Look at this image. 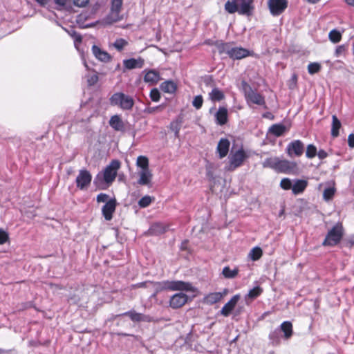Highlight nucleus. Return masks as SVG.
Segmentation results:
<instances>
[{
    "label": "nucleus",
    "instance_id": "1",
    "mask_svg": "<svg viewBox=\"0 0 354 354\" xmlns=\"http://www.w3.org/2000/svg\"><path fill=\"white\" fill-rule=\"evenodd\" d=\"M150 290L153 292L151 297H154L158 293L164 290H180L194 292L196 289L189 282L167 280L158 282L151 281Z\"/></svg>",
    "mask_w": 354,
    "mask_h": 354
},
{
    "label": "nucleus",
    "instance_id": "2",
    "mask_svg": "<svg viewBox=\"0 0 354 354\" xmlns=\"http://www.w3.org/2000/svg\"><path fill=\"white\" fill-rule=\"evenodd\" d=\"M254 0H229L225 4V10L230 14L250 16L254 10Z\"/></svg>",
    "mask_w": 354,
    "mask_h": 354
},
{
    "label": "nucleus",
    "instance_id": "3",
    "mask_svg": "<svg viewBox=\"0 0 354 354\" xmlns=\"http://www.w3.org/2000/svg\"><path fill=\"white\" fill-rule=\"evenodd\" d=\"M120 166L121 163L118 160H112L102 171L97 174L95 178V183H104L107 185H111L117 176Z\"/></svg>",
    "mask_w": 354,
    "mask_h": 354
},
{
    "label": "nucleus",
    "instance_id": "4",
    "mask_svg": "<svg viewBox=\"0 0 354 354\" xmlns=\"http://www.w3.org/2000/svg\"><path fill=\"white\" fill-rule=\"evenodd\" d=\"M249 158V154L241 147L237 150L232 149L228 156V165L225 166V170L233 171L241 167L244 162Z\"/></svg>",
    "mask_w": 354,
    "mask_h": 354
},
{
    "label": "nucleus",
    "instance_id": "5",
    "mask_svg": "<svg viewBox=\"0 0 354 354\" xmlns=\"http://www.w3.org/2000/svg\"><path fill=\"white\" fill-rule=\"evenodd\" d=\"M109 100L111 105L118 106L123 110H131L134 105L133 99L121 92L112 95Z\"/></svg>",
    "mask_w": 354,
    "mask_h": 354
},
{
    "label": "nucleus",
    "instance_id": "6",
    "mask_svg": "<svg viewBox=\"0 0 354 354\" xmlns=\"http://www.w3.org/2000/svg\"><path fill=\"white\" fill-rule=\"evenodd\" d=\"M344 230L342 225L337 224L327 233L322 245L324 246H335L342 239Z\"/></svg>",
    "mask_w": 354,
    "mask_h": 354
},
{
    "label": "nucleus",
    "instance_id": "7",
    "mask_svg": "<svg viewBox=\"0 0 354 354\" xmlns=\"http://www.w3.org/2000/svg\"><path fill=\"white\" fill-rule=\"evenodd\" d=\"M244 94L248 103H252L260 106L265 105L266 104L264 97L253 90L247 84H244Z\"/></svg>",
    "mask_w": 354,
    "mask_h": 354
},
{
    "label": "nucleus",
    "instance_id": "8",
    "mask_svg": "<svg viewBox=\"0 0 354 354\" xmlns=\"http://www.w3.org/2000/svg\"><path fill=\"white\" fill-rule=\"evenodd\" d=\"M286 151L290 158L300 157L304 151V144L300 140H295L287 145Z\"/></svg>",
    "mask_w": 354,
    "mask_h": 354
},
{
    "label": "nucleus",
    "instance_id": "9",
    "mask_svg": "<svg viewBox=\"0 0 354 354\" xmlns=\"http://www.w3.org/2000/svg\"><path fill=\"white\" fill-rule=\"evenodd\" d=\"M297 170L296 162L279 158L277 167V173H282L286 174H295Z\"/></svg>",
    "mask_w": 354,
    "mask_h": 354
},
{
    "label": "nucleus",
    "instance_id": "10",
    "mask_svg": "<svg viewBox=\"0 0 354 354\" xmlns=\"http://www.w3.org/2000/svg\"><path fill=\"white\" fill-rule=\"evenodd\" d=\"M92 180V175L86 169H81L76 177L77 187L81 190H84L88 188Z\"/></svg>",
    "mask_w": 354,
    "mask_h": 354
},
{
    "label": "nucleus",
    "instance_id": "11",
    "mask_svg": "<svg viewBox=\"0 0 354 354\" xmlns=\"http://www.w3.org/2000/svg\"><path fill=\"white\" fill-rule=\"evenodd\" d=\"M268 7L273 16L281 15L288 7V0H268Z\"/></svg>",
    "mask_w": 354,
    "mask_h": 354
},
{
    "label": "nucleus",
    "instance_id": "12",
    "mask_svg": "<svg viewBox=\"0 0 354 354\" xmlns=\"http://www.w3.org/2000/svg\"><path fill=\"white\" fill-rule=\"evenodd\" d=\"M117 201L115 198H110L102 207V214L106 221H111L115 211Z\"/></svg>",
    "mask_w": 354,
    "mask_h": 354
},
{
    "label": "nucleus",
    "instance_id": "13",
    "mask_svg": "<svg viewBox=\"0 0 354 354\" xmlns=\"http://www.w3.org/2000/svg\"><path fill=\"white\" fill-rule=\"evenodd\" d=\"M118 316H128L131 321L136 322H151L153 321L151 316L136 313L135 310L127 311L119 315Z\"/></svg>",
    "mask_w": 354,
    "mask_h": 354
},
{
    "label": "nucleus",
    "instance_id": "14",
    "mask_svg": "<svg viewBox=\"0 0 354 354\" xmlns=\"http://www.w3.org/2000/svg\"><path fill=\"white\" fill-rule=\"evenodd\" d=\"M187 295L184 293L174 294L169 299V306L174 309L179 308L187 303Z\"/></svg>",
    "mask_w": 354,
    "mask_h": 354
},
{
    "label": "nucleus",
    "instance_id": "15",
    "mask_svg": "<svg viewBox=\"0 0 354 354\" xmlns=\"http://www.w3.org/2000/svg\"><path fill=\"white\" fill-rule=\"evenodd\" d=\"M122 6V0H112L111 13L109 16V19L112 22H116L120 20L121 18L120 17L119 15L121 11Z\"/></svg>",
    "mask_w": 354,
    "mask_h": 354
},
{
    "label": "nucleus",
    "instance_id": "16",
    "mask_svg": "<svg viewBox=\"0 0 354 354\" xmlns=\"http://www.w3.org/2000/svg\"><path fill=\"white\" fill-rule=\"evenodd\" d=\"M250 51L242 47H230L228 56L233 59H241L248 57Z\"/></svg>",
    "mask_w": 354,
    "mask_h": 354
},
{
    "label": "nucleus",
    "instance_id": "17",
    "mask_svg": "<svg viewBox=\"0 0 354 354\" xmlns=\"http://www.w3.org/2000/svg\"><path fill=\"white\" fill-rule=\"evenodd\" d=\"M169 229V225L162 223H153L147 231V234L151 236H158L166 232Z\"/></svg>",
    "mask_w": 354,
    "mask_h": 354
},
{
    "label": "nucleus",
    "instance_id": "18",
    "mask_svg": "<svg viewBox=\"0 0 354 354\" xmlns=\"http://www.w3.org/2000/svg\"><path fill=\"white\" fill-rule=\"evenodd\" d=\"M144 64L145 60L140 57L137 59L130 58L123 61L124 68L129 70L142 68L144 66Z\"/></svg>",
    "mask_w": 354,
    "mask_h": 354
},
{
    "label": "nucleus",
    "instance_id": "19",
    "mask_svg": "<svg viewBox=\"0 0 354 354\" xmlns=\"http://www.w3.org/2000/svg\"><path fill=\"white\" fill-rule=\"evenodd\" d=\"M239 299L240 296L239 295L233 296L221 308V314L225 317H227L236 306Z\"/></svg>",
    "mask_w": 354,
    "mask_h": 354
},
{
    "label": "nucleus",
    "instance_id": "20",
    "mask_svg": "<svg viewBox=\"0 0 354 354\" xmlns=\"http://www.w3.org/2000/svg\"><path fill=\"white\" fill-rule=\"evenodd\" d=\"M230 146V142L227 138H221L216 147V151L218 153L219 158L222 159L225 157L228 152Z\"/></svg>",
    "mask_w": 354,
    "mask_h": 354
},
{
    "label": "nucleus",
    "instance_id": "21",
    "mask_svg": "<svg viewBox=\"0 0 354 354\" xmlns=\"http://www.w3.org/2000/svg\"><path fill=\"white\" fill-rule=\"evenodd\" d=\"M145 72L144 81L151 85L157 84L160 80V73L156 70H145Z\"/></svg>",
    "mask_w": 354,
    "mask_h": 354
},
{
    "label": "nucleus",
    "instance_id": "22",
    "mask_svg": "<svg viewBox=\"0 0 354 354\" xmlns=\"http://www.w3.org/2000/svg\"><path fill=\"white\" fill-rule=\"evenodd\" d=\"M216 122L218 125H224L228 120L227 109L225 107L220 106L215 113Z\"/></svg>",
    "mask_w": 354,
    "mask_h": 354
},
{
    "label": "nucleus",
    "instance_id": "23",
    "mask_svg": "<svg viewBox=\"0 0 354 354\" xmlns=\"http://www.w3.org/2000/svg\"><path fill=\"white\" fill-rule=\"evenodd\" d=\"M308 181L302 179L294 180L292 187V192L294 195L302 194L308 186Z\"/></svg>",
    "mask_w": 354,
    "mask_h": 354
},
{
    "label": "nucleus",
    "instance_id": "24",
    "mask_svg": "<svg viewBox=\"0 0 354 354\" xmlns=\"http://www.w3.org/2000/svg\"><path fill=\"white\" fill-rule=\"evenodd\" d=\"M138 174L140 178L138 180V183L139 185L147 186L151 185L153 174L150 169L140 171Z\"/></svg>",
    "mask_w": 354,
    "mask_h": 354
},
{
    "label": "nucleus",
    "instance_id": "25",
    "mask_svg": "<svg viewBox=\"0 0 354 354\" xmlns=\"http://www.w3.org/2000/svg\"><path fill=\"white\" fill-rule=\"evenodd\" d=\"M92 52L94 56L101 62H108L111 59L109 54L107 52L102 50L96 45H93L92 46Z\"/></svg>",
    "mask_w": 354,
    "mask_h": 354
},
{
    "label": "nucleus",
    "instance_id": "26",
    "mask_svg": "<svg viewBox=\"0 0 354 354\" xmlns=\"http://www.w3.org/2000/svg\"><path fill=\"white\" fill-rule=\"evenodd\" d=\"M277 329H279V333H283V337L286 339H289L293 334L292 324L289 321H285L281 323L279 328Z\"/></svg>",
    "mask_w": 354,
    "mask_h": 354
},
{
    "label": "nucleus",
    "instance_id": "27",
    "mask_svg": "<svg viewBox=\"0 0 354 354\" xmlns=\"http://www.w3.org/2000/svg\"><path fill=\"white\" fill-rule=\"evenodd\" d=\"M208 98L213 102H220L225 99V94L220 88L214 87L211 92L209 93Z\"/></svg>",
    "mask_w": 354,
    "mask_h": 354
},
{
    "label": "nucleus",
    "instance_id": "28",
    "mask_svg": "<svg viewBox=\"0 0 354 354\" xmlns=\"http://www.w3.org/2000/svg\"><path fill=\"white\" fill-rule=\"evenodd\" d=\"M109 125L115 131H123L124 129V122L118 115H115L111 118Z\"/></svg>",
    "mask_w": 354,
    "mask_h": 354
},
{
    "label": "nucleus",
    "instance_id": "29",
    "mask_svg": "<svg viewBox=\"0 0 354 354\" xmlns=\"http://www.w3.org/2000/svg\"><path fill=\"white\" fill-rule=\"evenodd\" d=\"M342 127L340 120L337 118L335 115H332V124H331V136L333 138H337L339 135V129Z\"/></svg>",
    "mask_w": 354,
    "mask_h": 354
},
{
    "label": "nucleus",
    "instance_id": "30",
    "mask_svg": "<svg viewBox=\"0 0 354 354\" xmlns=\"http://www.w3.org/2000/svg\"><path fill=\"white\" fill-rule=\"evenodd\" d=\"M288 129L286 127L282 124H275L270 127L269 131L271 134L274 136L279 137L283 135Z\"/></svg>",
    "mask_w": 354,
    "mask_h": 354
},
{
    "label": "nucleus",
    "instance_id": "31",
    "mask_svg": "<svg viewBox=\"0 0 354 354\" xmlns=\"http://www.w3.org/2000/svg\"><path fill=\"white\" fill-rule=\"evenodd\" d=\"M160 88L165 93L171 94L176 91L177 86L176 83L172 80H167L160 84Z\"/></svg>",
    "mask_w": 354,
    "mask_h": 354
},
{
    "label": "nucleus",
    "instance_id": "32",
    "mask_svg": "<svg viewBox=\"0 0 354 354\" xmlns=\"http://www.w3.org/2000/svg\"><path fill=\"white\" fill-rule=\"evenodd\" d=\"M223 297V294L220 292H211L206 295L204 298L205 302L208 304H214L219 301L221 300V299Z\"/></svg>",
    "mask_w": 354,
    "mask_h": 354
},
{
    "label": "nucleus",
    "instance_id": "33",
    "mask_svg": "<svg viewBox=\"0 0 354 354\" xmlns=\"http://www.w3.org/2000/svg\"><path fill=\"white\" fill-rule=\"evenodd\" d=\"M207 44L214 45L220 54L226 53L228 55V51H230L231 47L230 44L218 40L215 41L214 43L207 42Z\"/></svg>",
    "mask_w": 354,
    "mask_h": 354
},
{
    "label": "nucleus",
    "instance_id": "34",
    "mask_svg": "<svg viewBox=\"0 0 354 354\" xmlns=\"http://www.w3.org/2000/svg\"><path fill=\"white\" fill-rule=\"evenodd\" d=\"M278 159L279 157L277 156L267 158L262 162V166L263 168H270L276 171Z\"/></svg>",
    "mask_w": 354,
    "mask_h": 354
},
{
    "label": "nucleus",
    "instance_id": "35",
    "mask_svg": "<svg viewBox=\"0 0 354 354\" xmlns=\"http://www.w3.org/2000/svg\"><path fill=\"white\" fill-rule=\"evenodd\" d=\"M149 159L145 156H139L137 158L136 166L140 168V171L148 170L149 167Z\"/></svg>",
    "mask_w": 354,
    "mask_h": 354
},
{
    "label": "nucleus",
    "instance_id": "36",
    "mask_svg": "<svg viewBox=\"0 0 354 354\" xmlns=\"http://www.w3.org/2000/svg\"><path fill=\"white\" fill-rule=\"evenodd\" d=\"M263 255V251L259 247L253 248L248 254V257L255 261L259 260Z\"/></svg>",
    "mask_w": 354,
    "mask_h": 354
},
{
    "label": "nucleus",
    "instance_id": "37",
    "mask_svg": "<svg viewBox=\"0 0 354 354\" xmlns=\"http://www.w3.org/2000/svg\"><path fill=\"white\" fill-rule=\"evenodd\" d=\"M263 292V289L260 286H256L252 289L250 290L247 295L245 296V299H254L259 296L261 295Z\"/></svg>",
    "mask_w": 354,
    "mask_h": 354
},
{
    "label": "nucleus",
    "instance_id": "38",
    "mask_svg": "<svg viewBox=\"0 0 354 354\" xmlns=\"http://www.w3.org/2000/svg\"><path fill=\"white\" fill-rule=\"evenodd\" d=\"M238 272L237 269L232 270L230 267L226 266L223 268L222 273L225 278L232 279L236 277Z\"/></svg>",
    "mask_w": 354,
    "mask_h": 354
},
{
    "label": "nucleus",
    "instance_id": "39",
    "mask_svg": "<svg viewBox=\"0 0 354 354\" xmlns=\"http://www.w3.org/2000/svg\"><path fill=\"white\" fill-rule=\"evenodd\" d=\"M279 329H275L269 334V339L272 344L278 345L280 343Z\"/></svg>",
    "mask_w": 354,
    "mask_h": 354
},
{
    "label": "nucleus",
    "instance_id": "40",
    "mask_svg": "<svg viewBox=\"0 0 354 354\" xmlns=\"http://www.w3.org/2000/svg\"><path fill=\"white\" fill-rule=\"evenodd\" d=\"M335 193V188L334 187H329L324 189L323 193V198L326 201H328L331 200Z\"/></svg>",
    "mask_w": 354,
    "mask_h": 354
},
{
    "label": "nucleus",
    "instance_id": "41",
    "mask_svg": "<svg viewBox=\"0 0 354 354\" xmlns=\"http://www.w3.org/2000/svg\"><path fill=\"white\" fill-rule=\"evenodd\" d=\"M317 153V147L314 145L310 144L307 146L306 151V156L308 158L312 159V158H315L316 156Z\"/></svg>",
    "mask_w": 354,
    "mask_h": 354
},
{
    "label": "nucleus",
    "instance_id": "42",
    "mask_svg": "<svg viewBox=\"0 0 354 354\" xmlns=\"http://www.w3.org/2000/svg\"><path fill=\"white\" fill-rule=\"evenodd\" d=\"M322 66L318 62H312L308 65V72L310 75H314L320 71Z\"/></svg>",
    "mask_w": 354,
    "mask_h": 354
},
{
    "label": "nucleus",
    "instance_id": "43",
    "mask_svg": "<svg viewBox=\"0 0 354 354\" xmlns=\"http://www.w3.org/2000/svg\"><path fill=\"white\" fill-rule=\"evenodd\" d=\"M128 42L122 38L117 39L113 43V46L118 50L122 51L124 48L127 46Z\"/></svg>",
    "mask_w": 354,
    "mask_h": 354
},
{
    "label": "nucleus",
    "instance_id": "44",
    "mask_svg": "<svg viewBox=\"0 0 354 354\" xmlns=\"http://www.w3.org/2000/svg\"><path fill=\"white\" fill-rule=\"evenodd\" d=\"M328 37L330 40L333 43H337L342 39L341 33L336 30H332L330 31Z\"/></svg>",
    "mask_w": 354,
    "mask_h": 354
},
{
    "label": "nucleus",
    "instance_id": "45",
    "mask_svg": "<svg viewBox=\"0 0 354 354\" xmlns=\"http://www.w3.org/2000/svg\"><path fill=\"white\" fill-rule=\"evenodd\" d=\"M152 202V198L149 196H145L142 197L139 201L138 205L140 207L145 208L148 207Z\"/></svg>",
    "mask_w": 354,
    "mask_h": 354
},
{
    "label": "nucleus",
    "instance_id": "46",
    "mask_svg": "<svg viewBox=\"0 0 354 354\" xmlns=\"http://www.w3.org/2000/svg\"><path fill=\"white\" fill-rule=\"evenodd\" d=\"M292 182L288 178H283L280 182V187L284 190L292 189Z\"/></svg>",
    "mask_w": 354,
    "mask_h": 354
},
{
    "label": "nucleus",
    "instance_id": "47",
    "mask_svg": "<svg viewBox=\"0 0 354 354\" xmlns=\"http://www.w3.org/2000/svg\"><path fill=\"white\" fill-rule=\"evenodd\" d=\"M203 104V97L201 95H196L192 101V106L196 109H200Z\"/></svg>",
    "mask_w": 354,
    "mask_h": 354
},
{
    "label": "nucleus",
    "instance_id": "48",
    "mask_svg": "<svg viewBox=\"0 0 354 354\" xmlns=\"http://www.w3.org/2000/svg\"><path fill=\"white\" fill-rule=\"evenodd\" d=\"M181 122L180 121H174L170 124V129L174 132L175 136L178 137L179 131L180 129Z\"/></svg>",
    "mask_w": 354,
    "mask_h": 354
},
{
    "label": "nucleus",
    "instance_id": "49",
    "mask_svg": "<svg viewBox=\"0 0 354 354\" xmlns=\"http://www.w3.org/2000/svg\"><path fill=\"white\" fill-rule=\"evenodd\" d=\"M150 98L153 102H158L160 99V93L158 88H152L150 91Z\"/></svg>",
    "mask_w": 354,
    "mask_h": 354
},
{
    "label": "nucleus",
    "instance_id": "50",
    "mask_svg": "<svg viewBox=\"0 0 354 354\" xmlns=\"http://www.w3.org/2000/svg\"><path fill=\"white\" fill-rule=\"evenodd\" d=\"M9 239L8 233L4 230L0 228V245L6 243Z\"/></svg>",
    "mask_w": 354,
    "mask_h": 354
},
{
    "label": "nucleus",
    "instance_id": "51",
    "mask_svg": "<svg viewBox=\"0 0 354 354\" xmlns=\"http://www.w3.org/2000/svg\"><path fill=\"white\" fill-rule=\"evenodd\" d=\"M109 196L108 194L105 193H100L96 197V201L97 203H106L109 200Z\"/></svg>",
    "mask_w": 354,
    "mask_h": 354
},
{
    "label": "nucleus",
    "instance_id": "52",
    "mask_svg": "<svg viewBox=\"0 0 354 354\" xmlns=\"http://www.w3.org/2000/svg\"><path fill=\"white\" fill-rule=\"evenodd\" d=\"M151 281H145L141 283H138L132 286L133 288H145L148 289H151Z\"/></svg>",
    "mask_w": 354,
    "mask_h": 354
},
{
    "label": "nucleus",
    "instance_id": "53",
    "mask_svg": "<svg viewBox=\"0 0 354 354\" xmlns=\"http://www.w3.org/2000/svg\"><path fill=\"white\" fill-rule=\"evenodd\" d=\"M98 81V75L97 73H95L91 76L88 77L87 82L89 86H93Z\"/></svg>",
    "mask_w": 354,
    "mask_h": 354
},
{
    "label": "nucleus",
    "instance_id": "54",
    "mask_svg": "<svg viewBox=\"0 0 354 354\" xmlns=\"http://www.w3.org/2000/svg\"><path fill=\"white\" fill-rule=\"evenodd\" d=\"M88 1L89 0H73V3L76 6L84 7L88 3Z\"/></svg>",
    "mask_w": 354,
    "mask_h": 354
},
{
    "label": "nucleus",
    "instance_id": "55",
    "mask_svg": "<svg viewBox=\"0 0 354 354\" xmlns=\"http://www.w3.org/2000/svg\"><path fill=\"white\" fill-rule=\"evenodd\" d=\"M70 34L73 37L75 43L82 41V36L80 34L77 33L75 31L72 30V32Z\"/></svg>",
    "mask_w": 354,
    "mask_h": 354
},
{
    "label": "nucleus",
    "instance_id": "56",
    "mask_svg": "<svg viewBox=\"0 0 354 354\" xmlns=\"http://www.w3.org/2000/svg\"><path fill=\"white\" fill-rule=\"evenodd\" d=\"M348 145L350 148H354V133L349 134L348 137Z\"/></svg>",
    "mask_w": 354,
    "mask_h": 354
},
{
    "label": "nucleus",
    "instance_id": "57",
    "mask_svg": "<svg viewBox=\"0 0 354 354\" xmlns=\"http://www.w3.org/2000/svg\"><path fill=\"white\" fill-rule=\"evenodd\" d=\"M317 155L320 160H323L328 156L327 152L323 149H320L319 151H317Z\"/></svg>",
    "mask_w": 354,
    "mask_h": 354
},
{
    "label": "nucleus",
    "instance_id": "58",
    "mask_svg": "<svg viewBox=\"0 0 354 354\" xmlns=\"http://www.w3.org/2000/svg\"><path fill=\"white\" fill-rule=\"evenodd\" d=\"M344 51H345V47L344 46H337L336 48V50H335V55H336V57H339Z\"/></svg>",
    "mask_w": 354,
    "mask_h": 354
},
{
    "label": "nucleus",
    "instance_id": "59",
    "mask_svg": "<svg viewBox=\"0 0 354 354\" xmlns=\"http://www.w3.org/2000/svg\"><path fill=\"white\" fill-rule=\"evenodd\" d=\"M55 3L59 6H66L71 2V0H54Z\"/></svg>",
    "mask_w": 354,
    "mask_h": 354
},
{
    "label": "nucleus",
    "instance_id": "60",
    "mask_svg": "<svg viewBox=\"0 0 354 354\" xmlns=\"http://www.w3.org/2000/svg\"><path fill=\"white\" fill-rule=\"evenodd\" d=\"M86 19V17L85 14L82 13L78 16L77 22L80 23L83 19Z\"/></svg>",
    "mask_w": 354,
    "mask_h": 354
},
{
    "label": "nucleus",
    "instance_id": "61",
    "mask_svg": "<svg viewBox=\"0 0 354 354\" xmlns=\"http://www.w3.org/2000/svg\"><path fill=\"white\" fill-rule=\"evenodd\" d=\"M0 354H13L11 350H3L0 348Z\"/></svg>",
    "mask_w": 354,
    "mask_h": 354
},
{
    "label": "nucleus",
    "instance_id": "62",
    "mask_svg": "<svg viewBox=\"0 0 354 354\" xmlns=\"http://www.w3.org/2000/svg\"><path fill=\"white\" fill-rule=\"evenodd\" d=\"M346 2L350 5V6H354V0H345Z\"/></svg>",
    "mask_w": 354,
    "mask_h": 354
},
{
    "label": "nucleus",
    "instance_id": "63",
    "mask_svg": "<svg viewBox=\"0 0 354 354\" xmlns=\"http://www.w3.org/2000/svg\"><path fill=\"white\" fill-rule=\"evenodd\" d=\"M40 5H44L46 3V0H35Z\"/></svg>",
    "mask_w": 354,
    "mask_h": 354
},
{
    "label": "nucleus",
    "instance_id": "64",
    "mask_svg": "<svg viewBox=\"0 0 354 354\" xmlns=\"http://www.w3.org/2000/svg\"><path fill=\"white\" fill-rule=\"evenodd\" d=\"M187 244V241H184L181 244V249L184 250L185 249V245Z\"/></svg>",
    "mask_w": 354,
    "mask_h": 354
}]
</instances>
